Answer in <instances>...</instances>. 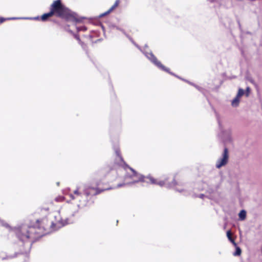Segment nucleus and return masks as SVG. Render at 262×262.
<instances>
[{"label": "nucleus", "instance_id": "f3484780", "mask_svg": "<svg viewBox=\"0 0 262 262\" xmlns=\"http://www.w3.org/2000/svg\"><path fill=\"white\" fill-rule=\"evenodd\" d=\"M63 200V198L61 197V196H60V197L56 198V201H61Z\"/></svg>", "mask_w": 262, "mask_h": 262}, {"label": "nucleus", "instance_id": "2eb2a0df", "mask_svg": "<svg viewBox=\"0 0 262 262\" xmlns=\"http://www.w3.org/2000/svg\"><path fill=\"white\" fill-rule=\"evenodd\" d=\"M24 237H26L27 238H28L29 237V235L28 233H27V234H23V235H22V236L20 237V238L22 239H24Z\"/></svg>", "mask_w": 262, "mask_h": 262}, {"label": "nucleus", "instance_id": "6e6552de", "mask_svg": "<svg viewBox=\"0 0 262 262\" xmlns=\"http://www.w3.org/2000/svg\"><path fill=\"white\" fill-rule=\"evenodd\" d=\"M68 224V222L67 220L63 221L62 220H58L55 223L59 227L63 226Z\"/></svg>", "mask_w": 262, "mask_h": 262}, {"label": "nucleus", "instance_id": "20e7f679", "mask_svg": "<svg viewBox=\"0 0 262 262\" xmlns=\"http://www.w3.org/2000/svg\"><path fill=\"white\" fill-rule=\"evenodd\" d=\"M130 169L133 173V174L131 175V177L133 180L131 183H135L139 181H144L143 177L142 176H139L137 172L132 168H130Z\"/></svg>", "mask_w": 262, "mask_h": 262}, {"label": "nucleus", "instance_id": "9b49d317", "mask_svg": "<svg viewBox=\"0 0 262 262\" xmlns=\"http://www.w3.org/2000/svg\"><path fill=\"white\" fill-rule=\"evenodd\" d=\"M245 94V91L242 89H239L238 93L236 95L238 97H239L240 98Z\"/></svg>", "mask_w": 262, "mask_h": 262}, {"label": "nucleus", "instance_id": "dca6fc26", "mask_svg": "<svg viewBox=\"0 0 262 262\" xmlns=\"http://www.w3.org/2000/svg\"><path fill=\"white\" fill-rule=\"evenodd\" d=\"M249 92H250V88L249 87H247L246 89V92L245 93V94L247 97H248L249 96Z\"/></svg>", "mask_w": 262, "mask_h": 262}, {"label": "nucleus", "instance_id": "4468645a", "mask_svg": "<svg viewBox=\"0 0 262 262\" xmlns=\"http://www.w3.org/2000/svg\"><path fill=\"white\" fill-rule=\"evenodd\" d=\"M241 253V250L238 247H236V251L234 254V255L237 256L239 255Z\"/></svg>", "mask_w": 262, "mask_h": 262}, {"label": "nucleus", "instance_id": "4be33fe9", "mask_svg": "<svg viewBox=\"0 0 262 262\" xmlns=\"http://www.w3.org/2000/svg\"><path fill=\"white\" fill-rule=\"evenodd\" d=\"M122 186V185L120 184V185H118V187H121V186Z\"/></svg>", "mask_w": 262, "mask_h": 262}, {"label": "nucleus", "instance_id": "423d86ee", "mask_svg": "<svg viewBox=\"0 0 262 262\" xmlns=\"http://www.w3.org/2000/svg\"><path fill=\"white\" fill-rule=\"evenodd\" d=\"M241 98L236 96V97L232 100L231 105L233 107H237L238 106Z\"/></svg>", "mask_w": 262, "mask_h": 262}, {"label": "nucleus", "instance_id": "f03ea898", "mask_svg": "<svg viewBox=\"0 0 262 262\" xmlns=\"http://www.w3.org/2000/svg\"><path fill=\"white\" fill-rule=\"evenodd\" d=\"M228 161V151L227 148L224 150L222 157L218 159L216 163V167L217 168H220L222 166H225Z\"/></svg>", "mask_w": 262, "mask_h": 262}, {"label": "nucleus", "instance_id": "9d476101", "mask_svg": "<svg viewBox=\"0 0 262 262\" xmlns=\"http://www.w3.org/2000/svg\"><path fill=\"white\" fill-rule=\"evenodd\" d=\"M52 16H53L52 12H51V11H50L49 13H45V14H43L41 16V19L42 20L45 21V20H47V19L48 17H51Z\"/></svg>", "mask_w": 262, "mask_h": 262}, {"label": "nucleus", "instance_id": "ddd939ff", "mask_svg": "<svg viewBox=\"0 0 262 262\" xmlns=\"http://www.w3.org/2000/svg\"><path fill=\"white\" fill-rule=\"evenodd\" d=\"M119 4V1L117 0L114 5L111 7V8L109 10V11L106 13H108L111 11H112L114 9H115Z\"/></svg>", "mask_w": 262, "mask_h": 262}, {"label": "nucleus", "instance_id": "7ed1b4c3", "mask_svg": "<svg viewBox=\"0 0 262 262\" xmlns=\"http://www.w3.org/2000/svg\"><path fill=\"white\" fill-rule=\"evenodd\" d=\"M147 57L150 59L153 63H154L156 65H157L159 68L161 69L168 72V69H167L165 67H164L160 62L158 61L156 58L154 56V55L152 53H148L146 54Z\"/></svg>", "mask_w": 262, "mask_h": 262}, {"label": "nucleus", "instance_id": "39448f33", "mask_svg": "<svg viewBox=\"0 0 262 262\" xmlns=\"http://www.w3.org/2000/svg\"><path fill=\"white\" fill-rule=\"evenodd\" d=\"M147 179H148L151 184H157L160 186H162L165 184V182L163 181H157L156 180L154 179L150 176H148L146 178Z\"/></svg>", "mask_w": 262, "mask_h": 262}, {"label": "nucleus", "instance_id": "6ab92c4d", "mask_svg": "<svg viewBox=\"0 0 262 262\" xmlns=\"http://www.w3.org/2000/svg\"><path fill=\"white\" fill-rule=\"evenodd\" d=\"M74 193H75V194H77V195H79V193L78 192V190H75V191H74Z\"/></svg>", "mask_w": 262, "mask_h": 262}, {"label": "nucleus", "instance_id": "412c9836", "mask_svg": "<svg viewBox=\"0 0 262 262\" xmlns=\"http://www.w3.org/2000/svg\"><path fill=\"white\" fill-rule=\"evenodd\" d=\"M70 196H71V197L72 198V199H74V198L73 197L72 194H71Z\"/></svg>", "mask_w": 262, "mask_h": 262}, {"label": "nucleus", "instance_id": "1a4fd4ad", "mask_svg": "<svg viewBox=\"0 0 262 262\" xmlns=\"http://www.w3.org/2000/svg\"><path fill=\"white\" fill-rule=\"evenodd\" d=\"M239 219L242 221L244 220L246 217V212L244 210H242L238 214Z\"/></svg>", "mask_w": 262, "mask_h": 262}, {"label": "nucleus", "instance_id": "5701e85b", "mask_svg": "<svg viewBox=\"0 0 262 262\" xmlns=\"http://www.w3.org/2000/svg\"><path fill=\"white\" fill-rule=\"evenodd\" d=\"M10 18H8L7 19H10ZM11 19H15V18H12Z\"/></svg>", "mask_w": 262, "mask_h": 262}, {"label": "nucleus", "instance_id": "aec40b11", "mask_svg": "<svg viewBox=\"0 0 262 262\" xmlns=\"http://www.w3.org/2000/svg\"><path fill=\"white\" fill-rule=\"evenodd\" d=\"M6 19H4V18H1V22L2 23L4 21V20H5Z\"/></svg>", "mask_w": 262, "mask_h": 262}, {"label": "nucleus", "instance_id": "f8f14e48", "mask_svg": "<svg viewBox=\"0 0 262 262\" xmlns=\"http://www.w3.org/2000/svg\"><path fill=\"white\" fill-rule=\"evenodd\" d=\"M119 4V1L117 0L114 5L111 7V8L109 10V11L106 13H108L111 11H112L114 9H115Z\"/></svg>", "mask_w": 262, "mask_h": 262}, {"label": "nucleus", "instance_id": "b1692460", "mask_svg": "<svg viewBox=\"0 0 262 262\" xmlns=\"http://www.w3.org/2000/svg\"><path fill=\"white\" fill-rule=\"evenodd\" d=\"M203 194H201V195H200V197H201V198H202V197H203Z\"/></svg>", "mask_w": 262, "mask_h": 262}, {"label": "nucleus", "instance_id": "a211bd4d", "mask_svg": "<svg viewBox=\"0 0 262 262\" xmlns=\"http://www.w3.org/2000/svg\"><path fill=\"white\" fill-rule=\"evenodd\" d=\"M0 224H1V225H4V226H6V227H8V224H3V221H0Z\"/></svg>", "mask_w": 262, "mask_h": 262}, {"label": "nucleus", "instance_id": "f257e3e1", "mask_svg": "<svg viewBox=\"0 0 262 262\" xmlns=\"http://www.w3.org/2000/svg\"><path fill=\"white\" fill-rule=\"evenodd\" d=\"M51 12L58 16H64L69 13V10L61 5L59 1H54L51 6Z\"/></svg>", "mask_w": 262, "mask_h": 262}, {"label": "nucleus", "instance_id": "0eeeda50", "mask_svg": "<svg viewBox=\"0 0 262 262\" xmlns=\"http://www.w3.org/2000/svg\"><path fill=\"white\" fill-rule=\"evenodd\" d=\"M227 236L228 239L233 244V245L236 246V244L235 243L234 239L231 237V232L230 230L227 231Z\"/></svg>", "mask_w": 262, "mask_h": 262}]
</instances>
